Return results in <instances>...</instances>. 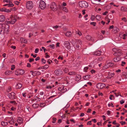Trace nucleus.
Returning <instances> with one entry per match:
<instances>
[{
    "mask_svg": "<svg viewBox=\"0 0 127 127\" xmlns=\"http://www.w3.org/2000/svg\"><path fill=\"white\" fill-rule=\"evenodd\" d=\"M112 50L114 52V55L115 56H120L122 54V52L120 50L116 48H113Z\"/></svg>",
    "mask_w": 127,
    "mask_h": 127,
    "instance_id": "nucleus-1",
    "label": "nucleus"
},
{
    "mask_svg": "<svg viewBox=\"0 0 127 127\" xmlns=\"http://www.w3.org/2000/svg\"><path fill=\"white\" fill-rule=\"evenodd\" d=\"M79 5L80 7H81L85 8L88 6V4L86 1H83L79 2Z\"/></svg>",
    "mask_w": 127,
    "mask_h": 127,
    "instance_id": "nucleus-2",
    "label": "nucleus"
},
{
    "mask_svg": "<svg viewBox=\"0 0 127 127\" xmlns=\"http://www.w3.org/2000/svg\"><path fill=\"white\" fill-rule=\"evenodd\" d=\"M15 95L16 94L12 92L7 94V95L10 99L13 100L16 99L17 97Z\"/></svg>",
    "mask_w": 127,
    "mask_h": 127,
    "instance_id": "nucleus-3",
    "label": "nucleus"
},
{
    "mask_svg": "<svg viewBox=\"0 0 127 127\" xmlns=\"http://www.w3.org/2000/svg\"><path fill=\"white\" fill-rule=\"evenodd\" d=\"M26 7L27 9H31L33 6V3L32 1H29L27 2L26 3Z\"/></svg>",
    "mask_w": 127,
    "mask_h": 127,
    "instance_id": "nucleus-4",
    "label": "nucleus"
},
{
    "mask_svg": "<svg viewBox=\"0 0 127 127\" xmlns=\"http://www.w3.org/2000/svg\"><path fill=\"white\" fill-rule=\"evenodd\" d=\"M46 4L45 2L41 0L39 1V8L42 9H44L46 7Z\"/></svg>",
    "mask_w": 127,
    "mask_h": 127,
    "instance_id": "nucleus-5",
    "label": "nucleus"
},
{
    "mask_svg": "<svg viewBox=\"0 0 127 127\" xmlns=\"http://www.w3.org/2000/svg\"><path fill=\"white\" fill-rule=\"evenodd\" d=\"M9 20V21H7V23L8 24H14L16 21V19L12 17H10Z\"/></svg>",
    "mask_w": 127,
    "mask_h": 127,
    "instance_id": "nucleus-6",
    "label": "nucleus"
},
{
    "mask_svg": "<svg viewBox=\"0 0 127 127\" xmlns=\"http://www.w3.org/2000/svg\"><path fill=\"white\" fill-rule=\"evenodd\" d=\"M50 8L53 11H55L57 10V7L55 3H52L50 6Z\"/></svg>",
    "mask_w": 127,
    "mask_h": 127,
    "instance_id": "nucleus-7",
    "label": "nucleus"
},
{
    "mask_svg": "<svg viewBox=\"0 0 127 127\" xmlns=\"http://www.w3.org/2000/svg\"><path fill=\"white\" fill-rule=\"evenodd\" d=\"M63 73L62 70L60 69L56 70L54 72V73L57 75L60 76L62 75Z\"/></svg>",
    "mask_w": 127,
    "mask_h": 127,
    "instance_id": "nucleus-8",
    "label": "nucleus"
},
{
    "mask_svg": "<svg viewBox=\"0 0 127 127\" xmlns=\"http://www.w3.org/2000/svg\"><path fill=\"white\" fill-rule=\"evenodd\" d=\"M104 84H102L101 83H98L97 85V87L99 89H101L103 88V87L105 86Z\"/></svg>",
    "mask_w": 127,
    "mask_h": 127,
    "instance_id": "nucleus-9",
    "label": "nucleus"
},
{
    "mask_svg": "<svg viewBox=\"0 0 127 127\" xmlns=\"http://www.w3.org/2000/svg\"><path fill=\"white\" fill-rule=\"evenodd\" d=\"M64 45L68 49H69L70 48V46H69L70 43L68 41H65L64 42Z\"/></svg>",
    "mask_w": 127,
    "mask_h": 127,
    "instance_id": "nucleus-10",
    "label": "nucleus"
},
{
    "mask_svg": "<svg viewBox=\"0 0 127 127\" xmlns=\"http://www.w3.org/2000/svg\"><path fill=\"white\" fill-rule=\"evenodd\" d=\"M101 52L100 51H98L96 52H94L93 54L94 55L97 56H99L101 55Z\"/></svg>",
    "mask_w": 127,
    "mask_h": 127,
    "instance_id": "nucleus-11",
    "label": "nucleus"
},
{
    "mask_svg": "<svg viewBox=\"0 0 127 127\" xmlns=\"http://www.w3.org/2000/svg\"><path fill=\"white\" fill-rule=\"evenodd\" d=\"M9 28V26L8 25H5V24H2L1 25V28L3 29H4L6 28Z\"/></svg>",
    "mask_w": 127,
    "mask_h": 127,
    "instance_id": "nucleus-12",
    "label": "nucleus"
},
{
    "mask_svg": "<svg viewBox=\"0 0 127 127\" xmlns=\"http://www.w3.org/2000/svg\"><path fill=\"white\" fill-rule=\"evenodd\" d=\"M81 76L79 74H77L76 76V80L77 81H78L81 79Z\"/></svg>",
    "mask_w": 127,
    "mask_h": 127,
    "instance_id": "nucleus-13",
    "label": "nucleus"
},
{
    "mask_svg": "<svg viewBox=\"0 0 127 127\" xmlns=\"http://www.w3.org/2000/svg\"><path fill=\"white\" fill-rule=\"evenodd\" d=\"M105 57L104 56H103L98 58V60L99 62L101 61H102L104 60L105 59Z\"/></svg>",
    "mask_w": 127,
    "mask_h": 127,
    "instance_id": "nucleus-14",
    "label": "nucleus"
},
{
    "mask_svg": "<svg viewBox=\"0 0 127 127\" xmlns=\"http://www.w3.org/2000/svg\"><path fill=\"white\" fill-rule=\"evenodd\" d=\"M18 72L20 75H23L25 73L24 70L22 69H18Z\"/></svg>",
    "mask_w": 127,
    "mask_h": 127,
    "instance_id": "nucleus-15",
    "label": "nucleus"
},
{
    "mask_svg": "<svg viewBox=\"0 0 127 127\" xmlns=\"http://www.w3.org/2000/svg\"><path fill=\"white\" fill-rule=\"evenodd\" d=\"M120 60V58L119 57H116L113 59L114 61L115 62H118Z\"/></svg>",
    "mask_w": 127,
    "mask_h": 127,
    "instance_id": "nucleus-16",
    "label": "nucleus"
},
{
    "mask_svg": "<svg viewBox=\"0 0 127 127\" xmlns=\"http://www.w3.org/2000/svg\"><path fill=\"white\" fill-rule=\"evenodd\" d=\"M5 20V18L3 15L0 16V22H2L4 21Z\"/></svg>",
    "mask_w": 127,
    "mask_h": 127,
    "instance_id": "nucleus-17",
    "label": "nucleus"
},
{
    "mask_svg": "<svg viewBox=\"0 0 127 127\" xmlns=\"http://www.w3.org/2000/svg\"><path fill=\"white\" fill-rule=\"evenodd\" d=\"M119 31V29L117 27H115L114 29L112 31V32L114 33H116Z\"/></svg>",
    "mask_w": 127,
    "mask_h": 127,
    "instance_id": "nucleus-18",
    "label": "nucleus"
},
{
    "mask_svg": "<svg viewBox=\"0 0 127 127\" xmlns=\"http://www.w3.org/2000/svg\"><path fill=\"white\" fill-rule=\"evenodd\" d=\"M22 84L18 83L16 86V88L17 89H20L22 87Z\"/></svg>",
    "mask_w": 127,
    "mask_h": 127,
    "instance_id": "nucleus-19",
    "label": "nucleus"
},
{
    "mask_svg": "<svg viewBox=\"0 0 127 127\" xmlns=\"http://www.w3.org/2000/svg\"><path fill=\"white\" fill-rule=\"evenodd\" d=\"M65 34L66 36L68 37H70L71 35V33L70 32H68L64 33Z\"/></svg>",
    "mask_w": 127,
    "mask_h": 127,
    "instance_id": "nucleus-20",
    "label": "nucleus"
},
{
    "mask_svg": "<svg viewBox=\"0 0 127 127\" xmlns=\"http://www.w3.org/2000/svg\"><path fill=\"white\" fill-rule=\"evenodd\" d=\"M114 73H111L110 72L109 73L108 76L109 78L111 79L112 77H113L114 76Z\"/></svg>",
    "mask_w": 127,
    "mask_h": 127,
    "instance_id": "nucleus-21",
    "label": "nucleus"
},
{
    "mask_svg": "<svg viewBox=\"0 0 127 127\" xmlns=\"http://www.w3.org/2000/svg\"><path fill=\"white\" fill-rule=\"evenodd\" d=\"M86 38L88 40H91L93 41V38L90 35H87L86 36Z\"/></svg>",
    "mask_w": 127,
    "mask_h": 127,
    "instance_id": "nucleus-22",
    "label": "nucleus"
},
{
    "mask_svg": "<svg viewBox=\"0 0 127 127\" xmlns=\"http://www.w3.org/2000/svg\"><path fill=\"white\" fill-rule=\"evenodd\" d=\"M1 124V125L4 127L7 126L8 124L7 122L4 121L2 122Z\"/></svg>",
    "mask_w": 127,
    "mask_h": 127,
    "instance_id": "nucleus-23",
    "label": "nucleus"
},
{
    "mask_svg": "<svg viewBox=\"0 0 127 127\" xmlns=\"http://www.w3.org/2000/svg\"><path fill=\"white\" fill-rule=\"evenodd\" d=\"M99 62L98 60V59H95L93 61V63H94V64H96L98 63Z\"/></svg>",
    "mask_w": 127,
    "mask_h": 127,
    "instance_id": "nucleus-24",
    "label": "nucleus"
},
{
    "mask_svg": "<svg viewBox=\"0 0 127 127\" xmlns=\"http://www.w3.org/2000/svg\"><path fill=\"white\" fill-rule=\"evenodd\" d=\"M121 10L123 11H127V8L124 7H122L121 8Z\"/></svg>",
    "mask_w": 127,
    "mask_h": 127,
    "instance_id": "nucleus-25",
    "label": "nucleus"
},
{
    "mask_svg": "<svg viewBox=\"0 0 127 127\" xmlns=\"http://www.w3.org/2000/svg\"><path fill=\"white\" fill-rule=\"evenodd\" d=\"M32 107H33L35 108H36L38 107L39 105L37 103L34 104L32 105Z\"/></svg>",
    "mask_w": 127,
    "mask_h": 127,
    "instance_id": "nucleus-26",
    "label": "nucleus"
},
{
    "mask_svg": "<svg viewBox=\"0 0 127 127\" xmlns=\"http://www.w3.org/2000/svg\"><path fill=\"white\" fill-rule=\"evenodd\" d=\"M76 74V73L74 71L70 72H69L68 74L69 75H75Z\"/></svg>",
    "mask_w": 127,
    "mask_h": 127,
    "instance_id": "nucleus-27",
    "label": "nucleus"
},
{
    "mask_svg": "<svg viewBox=\"0 0 127 127\" xmlns=\"http://www.w3.org/2000/svg\"><path fill=\"white\" fill-rule=\"evenodd\" d=\"M63 70L65 73H67L68 71V69L65 67L63 68Z\"/></svg>",
    "mask_w": 127,
    "mask_h": 127,
    "instance_id": "nucleus-28",
    "label": "nucleus"
},
{
    "mask_svg": "<svg viewBox=\"0 0 127 127\" xmlns=\"http://www.w3.org/2000/svg\"><path fill=\"white\" fill-rule=\"evenodd\" d=\"M12 71L10 70H7L5 72V74L6 75H8L10 73H12Z\"/></svg>",
    "mask_w": 127,
    "mask_h": 127,
    "instance_id": "nucleus-29",
    "label": "nucleus"
},
{
    "mask_svg": "<svg viewBox=\"0 0 127 127\" xmlns=\"http://www.w3.org/2000/svg\"><path fill=\"white\" fill-rule=\"evenodd\" d=\"M90 76V75H86L85 76H84L83 77V79L85 80H87V79H88L89 78Z\"/></svg>",
    "mask_w": 127,
    "mask_h": 127,
    "instance_id": "nucleus-30",
    "label": "nucleus"
},
{
    "mask_svg": "<svg viewBox=\"0 0 127 127\" xmlns=\"http://www.w3.org/2000/svg\"><path fill=\"white\" fill-rule=\"evenodd\" d=\"M21 39L22 40V42L24 43H26L27 42V40L24 38H22Z\"/></svg>",
    "mask_w": 127,
    "mask_h": 127,
    "instance_id": "nucleus-31",
    "label": "nucleus"
},
{
    "mask_svg": "<svg viewBox=\"0 0 127 127\" xmlns=\"http://www.w3.org/2000/svg\"><path fill=\"white\" fill-rule=\"evenodd\" d=\"M96 19L98 20H100V19L101 18V16L99 15H97L95 17Z\"/></svg>",
    "mask_w": 127,
    "mask_h": 127,
    "instance_id": "nucleus-32",
    "label": "nucleus"
},
{
    "mask_svg": "<svg viewBox=\"0 0 127 127\" xmlns=\"http://www.w3.org/2000/svg\"><path fill=\"white\" fill-rule=\"evenodd\" d=\"M48 47H50V48L54 49L55 48V45L54 44H52L48 46Z\"/></svg>",
    "mask_w": 127,
    "mask_h": 127,
    "instance_id": "nucleus-33",
    "label": "nucleus"
},
{
    "mask_svg": "<svg viewBox=\"0 0 127 127\" xmlns=\"http://www.w3.org/2000/svg\"><path fill=\"white\" fill-rule=\"evenodd\" d=\"M114 64L112 63H108V66H109V67H111L112 66L114 65Z\"/></svg>",
    "mask_w": 127,
    "mask_h": 127,
    "instance_id": "nucleus-34",
    "label": "nucleus"
},
{
    "mask_svg": "<svg viewBox=\"0 0 127 127\" xmlns=\"http://www.w3.org/2000/svg\"><path fill=\"white\" fill-rule=\"evenodd\" d=\"M63 11L65 12H68V10L67 8L65 7H63Z\"/></svg>",
    "mask_w": 127,
    "mask_h": 127,
    "instance_id": "nucleus-35",
    "label": "nucleus"
},
{
    "mask_svg": "<svg viewBox=\"0 0 127 127\" xmlns=\"http://www.w3.org/2000/svg\"><path fill=\"white\" fill-rule=\"evenodd\" d=\"M42 67H43V69H46L49 66L48 65H46L44 66H42Z\"/></svg>",
    "mask_w": 127,
    "mask_h": 127,
    "instance_id": "nucleus-36",
    "label": "nucleus"
},
{
    "mask_svg": "<svg viewBox=\"0 0 127 127\" xmlns=\"http://www.w3.org/2000/svg\"><path fill=\"white\" fill-rule=\"evenodd\" d=\"M45 104L44 103H40V107H44L45 105Z\"/></svg>",
    "mask_w": 127,
    "mask_h": 127,
    "instance_id": "nucleus-37",
    "label": "nucleus"
},
{
    "mask_svg": "<svg viewBox=\"0 0 127 127\" xmlns=\"http://www.w3.org/2000/svg\"><path fill=\"white\" fill-rule=\"evenodd\" d=\"M15 73L16 75H18L20 74L18 72V69L16 70L15 72Z\"/></svg>",
    "mask_w": 127,
    "mask_h": 127,
    "instance_id": "nucleus-38",
    "label": "nucleus"
},
{
    "mask_svg": "<svg viewBox=\"0 0 127 127\" xmlns=\"http://www.w3.org/2000/svg\"><path fill=\"white\" fill-rule=\"evenodd\" d=\"M122 36L123 37V39H126V36H127V34H124Z\"/></svg>",
    "mask_w": 127,
    "mask_h": 127,
    "instance_id": "nucleus-39",
    "label": "nucleus"
},
{
    "mask_svg": "<svg viewBox=\"0 0 127 127\" xmlns=\"http://www.w3.org/2000/svg\"><path fill=\"white\" fill-rule=\"evenodd\" d=\"M76 34H78L79 35H81L82 34L81 32H80L79 31L77 32L76 31Z\"/></svg>",
    "mask_w": 127,
    "mask_h": 127,
    "instance_id": "nucleus-40",
    "label": "nucleus"
},
{
    "mask_svg": "<svg viewBox=\"0 0 127 127\" xmlns=\"http://www.w3.org/2000/svg\"><path fill=\"white\" fill-rule=\"evenodd\" d=\"M89 68L88 67H84V71L86 72H87V70Z\"/></svg>",
    "mask_w": 127,
    "mask_h": 127,
    "instance_id": "nucleus-41",
    "label": "nucleus"
},
{
    "mask_svg": "<svg viewBox=\"0 0 127 127\" xmlns=\"http://www.w3.org/2000/svg\"><path fill=\"white\" fill-rule=\"evenodd\" d=\"M10 11H11L10 10H9V9H6V8H5V10L4 11L5 12H7V13L9 12H10Z\"/></svg>",
    "mask_w": 127,
    "mask_h": 127,
    "instance_id": "nucleus-42",
    "label": "nucleus"
},
{
    "mask_svg": "<svg viewBox=\"0 0 127 127\" xmlns=\"http://www.w3.org/2000/svg\"><path fill=\"white\" fill-rule=\"evenodd\" d=\"M10 102V103L13 104H16V102L14 101H11Z\"/></svg>",
    "mask_w": 127,
    "mask_h": 127,
    "instance_id": "nucleus-43",
    "label": "nucleus"
},
{
    "mask_svg": "<svg viewBox=\"0 0 127 127\" xmlns=\"http://www.w3.org/2000/svg\"><path fill=\"white\" fill-rule=\"evenodd\" d=\"M8 4V7H12L14 6V4L12 3H10Z\"/></svg>",
    "mask_w": 127,
    "mask_h": 127,
    "instance_id": "nucleus-44",
    "label": "nucleus"
},
{
    "mask_svg": "<svg viewBox=\"0 0 127 127\" xmlns=\"http://www.w3.org/2000/svg\"><path fill=\"white\" fill-rule=\"evenodd\" d=\"M39 49L38 48H36L35 49L34 52L35 53H38L39 51Z\"/></svg>",
    "mask_w": 127,
    "mask_h": 127,
    "instance_id": "nucleus-45",
    "label": "nucleus"
},
{
    "mask_svg": "<svg viewBox=\"0 0 127 127\" xmlns=\"http://www.w3.org/2000/svg\"><path fill=\"white\" fill-rule=\"evenodd\" d=\"M112 97L114 98V96L112 95H110L109 99L111 100H112Z\"/></svg>",
    "mask_w": 127,
    "mask_h": 127,
    "instance_id": "nucleus-46",
    "label": "nucleus"
},
{
    "mask_svg": "<svg viewBox=\"0 0 127 127\" xmlns=\"http://www.w3.org/2000/svg\"><path fill=\"white\" fill-rule=\"evenodd\" d=\"M111 105L112 106V107H113L114 106L113 105V104L112 103H111L110 104H108V106L109 107H110Z\"/></svg>",
    "mask_w": 127,
    "mask_h": 127,
    "instance_id": "nucleus-47",
    "label": "nucleus"
},
{
    "mask_svg": "<svg viewBox=\"0 0 127 127\" xmlns=\"http://www.w3.org/2000/svg\"><path fill=\"white\" fill-rule=\"evenodd\" d=\"M56 120V119L55 118H53V121L52 122L53 123H55V121Z\"/></svg>",
    "mask_w": 127,
    "mask_h": 127,
    "instance_id": "nucleus-48",
    "label": "nucleus"
},
{
    "mask_svg": "<svg viewBox=\"0 0 127 127\" xmlns=\"http://www.w3.org/2000/svg\"><path fill=\"white\" fill-rule=\"evenodd\" d=\"M41 61L42 62H43L44 64H45L46 62V61L45 60L44 58H42L41 59Z\"/></svg>",
    "mask_w": 127,
    "mask_h": 127,
    "instance_id": "nucleus-49",
    "label": "nucleus"
},
{
    "mask_svg": "<svg viewBox=\"0 0 127 127\" xmlns=\"http://www.w3.org/2000/svg\"><path fill=\"white\" fill-rule=\"evenodd\" d=\"M11 90V87H9V88L7 90V92H9Z\"/></svg>",
    "mask_w": 127,
    "mask_h": 127,
    "instance_id": "nucleus-50",
    "label": "nucleus"
},
{
    "mask_svg": "<svg viewBox=\"0 0 127 127\" xmlns=\"http://www.w3.org/2000/svg\"><path fill=\"white\" fill-rule=\"evenodd\" d=\"M15 68V66L14 65H12L11 66V69L12 70H14Z\"/></svg>",
    "mask_w": 127,
    "mask_h": 127,
    "instance_id": "nucleus-51",
    "label": "nucleus"
},
{
    "mask_svg": "<svg viewBox=\"0 0 127 127\" xmlns=\"http://www.w3.org/2000/svg\"><path fill=\"white\" fill-rule=\"evenodd\" d=\"M37 55V54H35L34 55L33 54H31V56H32L34 58L36 57Z\"/></svg>",
    "mask_w": 127,
    "mask_h": 127,
    "instance_id": "nucleus-52",
    "label": "nucleus"
},
{
    "mask_svg": "<svg viewBox=\"0 0 127 127\" xmlns=\"http://www.w3.org/2000/svg\"><path fill=\"white\" fill-rule=\"evenodd\" d=\"M90 24L91 25H93L94 26H95L96 23L95 22H92L90 23Z\"/></svg>",
    "mask_w": 127,
    "mask_h": 127,
    "instance_id": "nucleus-53",
    "label": "nucleus"
},
{
    "mask_svg": "<svg viewBox=\"0 0 127 127\" xmlns=\"http://www.w3.org/2000/svg\"><path fill=\"white\" fill-rule=\"evenodd\" d=\"M122 20L124 21L125 22H126L127 21V20L126 19V18L125 17H124V18H122Z\"/></svg>",
    "mask_w": 127,
    "mask_h": 127,
    "instance_id": "nucleus-54",
    "label": "nucleus"
},
{
    "mask_svg": "<svg viewBox=\"0 0 127 127\" xmlns=\"http://www.w3.org/2000/svg\"><path fill=\"white\" fill-rule=\"evenodd\" d=\"M20 2L18 1H14V3L15 4L18 5L19 3Z\"/></svg>",
    "mask_w": 127,
    "mask_h": 127,
    "instance_id": "nucleus-55",
    "label": "nucleus"
},
{
    "mask_svg": "<svg viewBox=\"0 0 127 127\" xmlns=\"http://www.w3.org/2000/svg\"><path fill=\"white\" fill-rule=\"evenodd\" d=\"M59 27L58 26L56 25L55 26H53V28L54 29L55 28V29H56L58 28Z\"/></svg>",
    "mask_w": 127,
    "mask_h": 127,
    "instance_id": "nucleus-56",
    "label": "nucleus"
},
{
    "mask_svg": "<svg viewBox=\"0 0 127 127\" xmlns=\"http://www.w3.org/2000/svg\"><path fill=\"white\" fill-rule=\"evenodd\" d=\"M17 121H19L21 122H22V119L20 118H19L17 120Z\"/></svg>",
    "mask_w": 127,
    "mask_h": 127,
    "instance_id": "nucleus-57",
    "label": "nucleus"
},
{
    "mask_svg": "<svg viewBox=\"0 0 127 127\" xmlns=\"http://www.w3.org/2000/svg\"><path fill=\"white\" fill-rule=\"evenodd\" d=\"M58 59H61V60H62L63 59V58L62 57H61L60 56L58 57Z\"/></svg>",
    "mask_w": 127,
    "mask_h": 127,
    "instance_id": "nucleus-58",
    "label": "nucleus"
},
{
    "mask_svg": "<svg viewBox=\"0 0 127 127\" xmlns=\"http://www.w3.org/2000/svg\"><path fill=\"white\" fill-rule=\"evenodd\" d=\"M34 61V59H29V62H30L31 63L33 61Z\"/></svg>",
    "mask_w": 127,
    "mask_h": 127,
    "instance_id": "nucleus-59",
    "label": "nucleus"
},
{
    "mask_svg": "<svg viewBox=\"0 0 127 127\" xmlns=\"http://www.w3.org/2000/svg\"><path fill=\"white\" fill-rule=\"evenodd\" d=\"M120 104H122L124 103V101L123 100H122L121 101H120Z\"/></svg>",
    "mask_w": 127,
    "mask_h": 127,
    "instance_id": "nucleus-60",
    "label": "nucleus"
},
{
    "mask_svg": "<svg viewBox=\"0 0 127 127\" xmlns=\"http://www.w3.org/2000/svg\"><path fill=\"white\" fill-rule=\"evenodd\" d=\"M91 110H92L91 109L89 108L88 109V110L87 111V112L88 113H90Z\"/></svg>",
    "mask_w": 127,
    "mask_h": 127,
    "instance_id": "nucleus-61",
    "label": "nucleus"
},
{
    "mask_svg": "<svg viewBox=\"0 0 127 127\" xmlns=\"http://www.w3.org/2000/svg\"><path fill=\"white\" fill-rule=\"evenodd\" d=\"M5 7H4L2 8L1 9H0V10L1 11H4H4L5 10Z\"/></svg>",
    "mask_w": 127,
    "mask_h": 127,
    "instance_id": "nucleus-62",
    "label": "nucleus"
},
{
    "mask_svg": "<svg viewBox=\"0 0 127 127\" xmlns=\"http://www.w3.org/2000/svg\"><path fill=\"white\" fill-rule=\"evenodd\" d=\"M40 59V58L39 57H37L35 59V61H37L38 60H39Z\"/></svg>",
    "mask_w": 127,
    "mask_h": 127,
    "instance_id": "nucleus-63",
    "label": "nucleus"
},
{
    "mask_svg": "<svg viewBox=\"0 0 127 127\" xmlns=\"http://www.w3.org/2000/svg\"><path fill=\"white\" fill-rule=\"evenodd\" d=\"M52 87H51V86H47V87H46V88H47L48 89H51V88H52Z\"/></svg>",
    "mask_w": 127,
    "mask_h": 127,
    "instance_id": "nucleus-64",
    "label": "nucleus"
}]
</instances>
